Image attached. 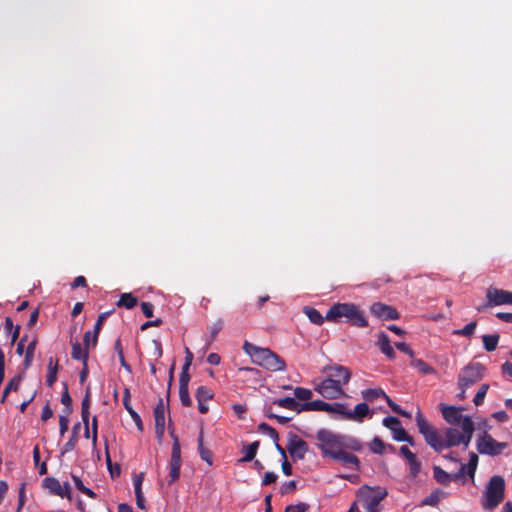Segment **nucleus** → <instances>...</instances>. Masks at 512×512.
Listing matches in <instances>:
<instances>
[{
    "label": "nucleus",
    "mask_w": 512,
    "mask_h": 512,
    "mask_svg": "<svg viewBox=\"0 0 512 512\" xmlns=\"http://www.w3.org/2000/svg\"><path fill=\"white\" fill-rule=\"evenodd\" d=\"M302 312L308 317V319L316 325H322L325 317L314 307L305 306L303 307Z\"/></svg>",
    "instance_id": "28"
},
{
    "label": "nucleus",
    "mask_w": 512,
    "mask_h": 512,
    "mask_svg": "<svg viewBox=\"0 0 512 512\" xmlns=\"http://www.w3.org/2000/svg\"><path fill=\"white\" fill-rule=\"evenodd\" d=\"M309 505L306 503H298L296 505H290L286 507V512H307Z\"/></svg>",
    "instance_id": "60"
},
{
    "label": "nucleus",
    "mask_w": 512,
    "mask_h": 512,
    "mask_svg": "<svg viewBox=\"0 0 512 512\" xmlns=\"http://www.w3.org/2000/svg\"><path fill=\"white\" fill-rule=\"evenodd\" d=\"M23 378H24V373L18 374L16 376H14L8 382V384L6 385V387L3 391L2 402L5 400V398L11 391H17L19 389L20 383L23 380Z\"/></svg>",
    "instance_id": "36"
},
{
    "label": "nucleus",
    "mask_w": 512,
    "mask_h": 512,
    "mask_svg": "<svg viewBox=\"0 0 512 512\" xmlns=\"http://www.w3.org/2000/svg\"><path fill=\"white\" fill-rule=\"evenodd\" d=\"M395 347L401 352L409 355L411 358L414 357V351L405 342H396Z\"/></svg>",
    "instance_id": "62"
},
{
    "label": "nucleus",
    "mask_w": 512,
    "mask_h": 512,
    "mask_svg": "<svg viewBox=\"0 0 512 512\" xmlns=\"http://www.w3.org/2000/svg\"><path fill=\"white\" fill-rule=\"evenodd\" d=\"M258 430L266 435H268L273 442H279V434L278 432L271 427L269 424L263 422L258 425Z\"/></svg>",
    "instance_id": "45"
},
{
    "label": "nucleus",
    "mask_w": 512,
    "mask_h": 512,
    "mask_svg": "<svg viewBox=\"0 0 512 512\" xmlns=\"http://www.w3.org/2000/svg\"><path fill=\"white\" fill-rule=\"evenodd\" d=\"M492 417H493L496 421H498V422H500V423H505V422H507V421L509 420V416H508V414L506 413V411H504V410H500V411L494 412V413L492 414Z\"/></svg>",
    "instance_id": "64"
},
{
    "label": "nucleus",
    "mask_w": 512,
    "mask_h": 512,
    "mask_svg": "<svg viewBox=\"0 0 512 512\" xmlns=\"http://www.w3.org/2000/svg\"><path fill=\"white\" fill-rule=\"evenodd\" d=\"M71 478H72V480L74 482L75 487L80 492H82L83 494H85L89 498H92V499H96L97 498V494L93 490H91L90 488L86 487L83 484V482H82V480H81V478L79 476L72 474Z\"/></svg>",
    "instance_id": "39"
},
{
    "label": "nucleus",
    "mask_w": 512,
    "mask_h": 512,
    "mask_svg": "<svg viewBox=\"0 0 512 512\" xmlns=\"http://www.w3.org/2000/svg\"><path fill=\"white\" fill-rule=\"evenodd\" d=\"M197 442H198V451H199V455H200L201 459L204 460L208 465H212L213 455L208 448L204 447L203 431L200 432Z\"/></svg>",
    "instance_id": "29"
},
{
    "label": "nucleus",
    "mask_w": 512,
    "mask_h": 512,
    "mask_svg": "<svg viewBox=\"0 0 512 512\" xmlns=\"http://www.w3.org/2000/svg\"><path fill=\"white\" fill-rule=\"evenodd\" d=\"M314 389L327 399H337L339 397L346 396L343 387L339 385V381H335L327 377L316 384Z\"/></svg>",
    "instance_id": "10"
},
{
    "label": "nucleus",
    "mask_w": 512,
    "mask_h": 512,
    "mask_svg": "<svg viewBox=\"0 0 512 512\" xmlns=\"http://www.w3.org/2000/svg\"><path fill=\"white\" fill-rule=\"evenodd\" d=\"M223 328V321L221 319H217L215 322H213L209 327L208 331L210 334V341H214L218 335V333Z\"/></svg>",
    "instance_id": "53"
},
{
    "label": "nucleus",
    "mask_w": 512,
    "mask_h": 512,
    "mask_svg": "<svg viewBox=\"0 0 512 512\" xmlns=\"http://www.w3.org/2000/svg\"><path fill=\"white\" fill-rule=\"evenodd\" d=\"M382 424L383 426H385L386 428L390 429L391 431H393V429H395L396 427H398L399 425H401V421L397 418V417H394V416H388V417H385L383 420H382Z\"/></svg>",
    "instance_id": "57"
},
{
    "label": "nucleus",
    "mask_w": 512,
    "mask_h": 512,
    "mask_svg": "<svg viewBox=\"0 0 512 512\" xmlns=\"http://www.w3.org/2000/svg\"><path fill=\"white\" fill-rule=\"evenodd\" d=\"M444 495L445 493L442 490L436 489L422 500L421 505L434 507L438 505V503L444 497Z\"/></svg>",
    "instance_id": "33"
},
{
    "label": "nucleus",
    "mask_w": 512,
    "mask_h": 512,
    "mask_svg": "<svg viewBox=\"0 0 512 512\" xmlns=\"http://www.w3.org/2000/svg\"><path fill=\"white\" fill-rule=\"evenodd\" d=\"M370 312L381 320H397L400 317L398 311L394 307L381 302L373 303L370 306Z\"/></svg>",
    "instance_id": "16"
},
{
    "label": "nucleus",
    "mask_w": 512,
    "mask_h": 512,
    "mask_svg": "<svg viewBox=\"0 0 512 512\" xmlns=\"http://www.w3.org/2000/svg\"><path fill=\"white\" fill-rule=\"evenodd\" d=\"M90 403L91 397H89V395H85L81 402V418L84 426H87V419H89L90 416Z\"/></svg>",
    "instance_id": "46"
},
{
    "label": "nucleus",
    "mask_w": 512,
    "mask_h": 512,
    "mask_svg": "<svg viewBox=\"0 0 512 512\" xmlns=\"http://www.w3.org/2000/svg\"><path fill=\"white\" fill-rule=\"evenodd\" d=\"M410 475L415 478L421 471V462L417 459L416 455L408 461Z\"/></svg>",
    "instance_id": "51"
},
{
    "label": "nucleus",
    "mask_w": 512,
    "mask_h": 512,
    "mask_svg": "<svg viewBox=\"0 0 512 512\" xmlns=\"http://www.w3.org/2000/svg\"><path fill=\"white\" fill-rule=\"evenodd\" d=\"M488 389H489V385H488V384H482V385L479 387V389H478V391H477V393H476V395H475V397H474V399H473V403H474L476 406H479V405H481V404L483 403L484 398H485V396H486V394H487Z\"/></svg>",
    "instance_id": "54"
},
{
    "label": "nucleus",
    "mask_w": 512,
    "mask_h": 512,
    "mask_svg": "<svg viewBox=\"0 0 512 512\" xmlns=\"http://www.w3.org/2000/svg\"><path fill=\"white\" fill-rule=\"evenodd\" d=\"M346 404L344 403H329V407L326 409L325 412L328 413H337L342 415L346 419Z\"/></svg>",
    "instance_id": "49"
},
{
    "label": "nucleus",
    "mask_w": 512,
    "mask_h": 512,
    "mask_svg": "<svg viewBox=\"0 0 512 512\" xmlns=\"http://www.w3.org/2000/svg\"><path fill=\"white\" fill-rule=\"evenodd\" d=\"M386 393L381 389H366L362 392V396L366 401H374L377 398H384Z\"/></svg>",
    "instance_id": "44"
},
{
    "label": "nucleus",
    "mask_w": 512,
    "mask_h": 512,
    "mask_svg": "<svg viewBox=\"0 0 512 512\" xmlns=\"http://www.w3.org/2000/svg\"><path fill=\"white\" fill-rule=\"evenodd\" d=\"M476 326V321H472L465 325L462 329L455 330L454 334L469 337L474 334Z\"/></svg>",
    "instance_id": "50"
},
{
    "label": "nucleus",
    "mask_w": 512,
    "mask_h": 512,
    "mask_svg": "<svg viewBox=\"0 0 512 512\" xmlns=\"http://www.w3.org/2000/svg\"><path fill=\"white\" fill-rule=\"evenodd\" d=\"M329 407V403L323 400H314L310 402L302 403L303 411H326Z\"/></svg>",
    "instance_id": "35"
},
{
    "label": "nucleus",
    "mask_w": 512,
    "mask_h": 512,
    "mask_svg": "<svg viewBox=\"0 0 512 512\" xmlns=\"http://www.w3.org/2000/svg\"><path fill=\"white\" fill-rule=\"evenodd\" d=\"M181 464V446L180 444L175 443V445H172L171 457L168 465L170 477V480L168 482L169 484H172L173 482L179 479Z\"/></svg>",
    "instance_id": "14"
},
{
    "label": "nucleus",
    "mask_w": 512,
    "mask_h": 512,
    "mask_svg": "<svg viewBox=\"0 0 512 512\" xmlns=\"http://www.w3.org/2000/svg\"><path fill=\"white\" fill-rule=\"evenodd\" d=\"M155 433L159 443L162 442L165 432V406L163 399L159 398L154 408Z\"/></svg>",
    "instance_id": "17"
},
{
    "label": "nucleus",
    "mask_w": 512,
    "mask_h": 512,
    "mask_svg": "<svg viewBox=\"0 0 512 512\" xmlns=\"http://www.w3.org/2000/svg\"><path fill=\"white\" fill-rule=\"evenodd\" d=\"M486 299L488 300V305H512V292L495 287H489L486 290Z\"/></svg>",
    "instance_id": "13"
},
{
    "label": "nucleus",
    "mask_w": 512,
    "mask_h": 512,
    "mask_svg": "<svg viewBox=\"0 0 512 512\" xmlns=\"http://www.w3.org/2000/svg\"><path fill=\"white\" fill-rule=\"evenodd\" d=\"M297 484L295 480H290L282 484L280 488V493L282 495L292 493L296 490Z\"/></svg>",
    "instance_id": "58"
},
{
    "label": "nucleus",
    "mask_w": 512,
    "mask_h": 512,
    "mask_svg": "<svg viewBox=\"0 0 512 512\" xmlns=\"http://www.w3.org/2000/svg\"><path fill=\"white\" fill-rule=\"evenodd\" d=\"M59 369L58 361L54 362L53 358L50 357L48 361V373L46 377V382L49 387L53 386L57 380V372Z\"/></svg>",
    "instance_id": "31"
},
{
    "label": "nucleus",
    "mask_w": 512,
    "mask_h": 512,
    "mask_svg": "<svg viewBox=\"0 0 512 512\" xmlns=\"http://www.w3.org/2000/svg\"><path fill=\"white\" fill-rule=\"evenodd\" d=\"M416 424L419 432L424 436L426 443L435 451L443 450V438L423 417L420 410L416 413Z\"/></svg>",
    "instance_id": "7"
},
{
    "label": "nucleus",
    "mask_w": 512,
    "mask_h": 512,
    "mask_svg": "<svg viewBox=\"0 0 512 512\" xmlns=\"http://www.w3.org/2000/svg\"><path fill=\"white\" fill-rule=\"evenodd\" d=\"M77 441L78 437L75 435V433H72L68 441L61 448L60 454L63 456L66 453L73 451L76 447Z\"/></svg>",
    "instance_id": "52"
},
{
    "label": "nucleus",
    "mask_w": 512,
    "mask_h": 512,
    "mask_svg": "<svg viewBox=\"0 0 512 512\" xmlns=\"http://www.w3.org/2000/svg\"><path fill=\"white\" fill-rule=\"evenodd\" d=\"M109 314H110V312H103V313L99 314V316L97 318V321H96V323L94 325V329H93V337H92V346L93 347H95L97 344L98 336L102 329V325H103L104 321L106 320V318L109 316Z\"/></svg>",
    "instance_id": "38"
},
{
    "label": "nucleus",
    "mask_w": 512,
    "mask_h": 512,
    "mask_svg": "<svg viewBox=\"0 0 512 512\" xmlns=\"http://www.w3.org/2000/svg\"><path fill=\"white\" fill-rule=\"evenodd\" d=\"M323 373L326 374L327 378L338 380L341 387L346 385L351 378L349 369L342 365H328L323 368Z\"/></svg>",
    "instance_id": "15"
},
{
    "label": "nucleus",
    "mask_w": 512,
    "mask_h": 512,
    "mask_svg": "<svg viewBox=\"0 0 512 512\" xmlns=\"http://www.w3.org/2000/svg\"><path fill=\"white\" fill-rule=\"evenodd\" d=\"M318 440L317 447L322 451L324 456L332 458L341 448L349 447L358 449L354 445L346 443V438L327 429H319L316 433Z\"/></svg>",
    "instance_id": "3"
},
{
    "label": "nucleus",
    "mask_w": 512,
    "mask_h": 512,
    "mask_svg": "<svg viewBox=\"0 0 512 512\" xmlns=\"http://www.w3.org/2000/svg\"><path fill=\"white\" fill-rule=\"evenodd\" d=\"M369 414V406L366 403H359L353 411H346V419L361 422Z\"/></svg>",
    "instance_id": "22"
},
{
    "label": "nucleus",
    "mask_w": 512,
    "mask_h": 512,
    "mask_svg": "<svg viewBox=\"0 0 512 512\" xmlns=\"http://www.w3.org/2000/svg\"><path fill=\"white\" fill-rule=\"evenodd\" d=\"M61 403L65 406V413L69 415L72 412V398L69 394L67 383H64V391L61 395Z\"/></svg>",
    "instance_id": "47"
},
{
    "label": "nucleus",
    "mask_w": 512,
    "mask_h": 512,
    "mask_svg": "<svg viewBox=\"0 0 512 512\" xmlns=\"http://www.w3.org/2000/svg\"><path fill=\"white\" fill-rule=\"evenodd\" d=\"M478 464V456L475 453L470 454L469 462L465 465V469L467 468V473L470 477H474V474L477 469Z\"/></svg>",
    "instance_id": "55"
},
{
    "label": "nucleus",
    "mask_w": 512,
    "mask_h": 512,
    "mask_svg": "<svg viewBox=\"0 0 512 512\" xmlns=\"http://www.w3.org/2000/svg\"><path fill=\"white\" fill-rule=\"evenodd\" d=\"M332 459L340 461L344 465L353 466L357 470L359 468L360 461H359L358 457L352 453L344 451L343 448H341L339 451H337V453L334 454Z\"/></svg>",
    "instance_id": "21"
},
{
    "label": "nucleus",
    "mask_w": 512,
    "mask_h": 512,
    "mask_svg": "<svg viewBox=\"0 0 512 512\" xmlns=\"http://www.w3.org/2000/svg\"><path fill=\"white\" fill-rule=\"evenodd\" d=\"M274 405H277L279 407L289 409L292 411H296L298 413L302 412V403H299L296 401L293 397H284V398H278L273 401Z\"/></svg>",
    "instance_id": "24"
},
{
    "label": "nucleus",
    "mask_w": 512,
    "mask_h": 512,
    "mask_svg": "<svg viewBox=\"0 0 512 512\" xmlns=\"http://www.w3.org/2000/svg\"><path fill=\"white\" fill-rule=\"evenodd\" d=\"M43 486L53 495L67 498L69 501L72 500L71 487L68 482L61 484L59 480L54 477H46L43 480Z\"/></svg>",
    "instance_id": "12"
},
{
    "label": "nucleus",
    "mask_w": 512,
    "mask_h": 512,
    "mask_svg": "<svg viewBox=\"0 0 512 512\" xmlns=\"http://www.w3.org/2000/svg\"><path fill=\"white\" fill-rule=\"evenodd\" d=\"M377 345L380 351L389 359L392 360L395 358L396 354L393 347L391 346V342L387 334H385L384 332H381L379 334Z\"/></svg>",
    "instance_id": "23"
},
{
    "label": "nucleus",
    "mask_w": 512,
    "mask_h": 512,
    "mask_svg": "<svg viewBox=\"0 0 512 512\" xmlns=\"http://www.w3.org/2000/svg\"><path fill=\"white\" fill-rule=\"evenodd\" d=\"M36 346H37V338L34 337L28 343V345L26 346V349H25V356H24V361H23V365H24L25 369H28L32 365Z\"/></svg>",
    "instance_id": "30"
},
{
    "label": "nucleus",
    "mask_w": 512,
    "mask_h": 512,
    "mask_svg": "<svg viewBox=\"0 0 512 512\" xmlns=\"http://www.w3.org/2000/svg\"><path fill=\"white\" fill-rule=\"evenodd\" d=\"M309 450L308 444L297 434H288L287 451L293 461L303 460Z\"/></svg>",
    "instance_id": "11"
},
{
    "label": "nucleus",
    "mask_w": 512,
    "mask_h": 512,
    "mask_svg": "<svg viewBox=\"0 0 512 512\" xmlns=\"http://www.w3.org/2000/svg\"><path fill=\"white\" fill-rule=\"evenodd\" d=\"M190 379H180L179 378V398L181 404L185 407H189L192 404L190 395H189V384Z\"/></svg>",
    "instance_id": "26"
},
{
    "label": "nucleus",
    "mask_w": 512,
    "mask_h": 512,
    "mask_svg": "<svg viewBox=\"0 0 512 512\" xmlns=\"http://www.w3.org/2000/svg\"><path fill=\"white\" fill-rule=\"evenodd\" d=\"M138 303V298L133 296L131 293H122L117 302L118 307H124L126 309L134 308Z\"/></svg>",
    "instance_id": "32"
},
{
    "label": "nucleus",
    "mask_w": 512,
    "mask_h": 512,
    "mask_svg": "<svg viewBox=\"0 0 512 512\" xmlns=\"http://www.w3.org/2000/svg\"><path fill=\"white\" fill-rule=\"evenodd\" d=\"M327 321L338 322L345 318V321L351 326L364 328L368 326V321L364 312L354 303H336L332 305L325 316Z\"/></svg>",
    "instance_id": "1"
},
{
    "label": "nucleus",
    "mask_w": 512,
    "mask_h": 512,
    "mask_svg": "<svg viewBox=\"0 0 512 512\" xmlns=\"http://www.w3.org/2000/svg\"><path fill=\"white\" fill-rule=\"evenodd\" d=\"M387 495V489L381 486L363 485L357 491V497L367 512H381V502Z\"/></svg>",
    "instance_id": "5"
},
{
    "label": "nucleus",
    "mask_w": 512,
    "mask_h": 512,
    "mask_svg": "<svg viewBox=\"0 0 512 512\" xmlns=\"http://www.w3.org/2000/svg\"><path fill=\"white\" fill-rule=\"evenodd\" d=\"M294 395L297 399L310 402L309 400L312 398L313 393L310 389L303 388V387H296L294 389Z\"/></svg>",
    "instance_id": "48"
},
{
    "label": "nucleus",
    "mask_w": 512,
    "mask_h": 512,
    "mask_svg": "<svg viewBox=\"0 0 512 512\" xmlns=\"http://www.w3.org/2000/svg\"><path fill=\"white\" fill-rule=\"evenodd\" d=\"M392 433L394 440L408 442L411 445L414 444L413 438L406 432V430L401 425L393 429Z\"/></svg>",
    "instance_id": "41"
},
{
    "label": "nucleus",
    "mask_w": 512,
    "mask_h": 512,
    "mask_svg": "<svg viewBox=\"0 0 512 512\" xmlns=\"http://www.w3.org/2000/svg\"><path fill=\"white\" fill-rule=\"evenodd\" d=\"M114 350L117 353V356H118V359H119V362H120L121 366L128 373H131L132 372V368H131L130 364H128L127 361L125 360L124 352H123V347H122V342H121L120 338H117L115 340V342H114Z\"/></svg>",
    "instance_id": "37"
},
{
    "label": "nucleus",
    "mask_w": 512,
    "mask_h": 512,
    "mask_svg": "<svg viewBox=\"0 0 512 512\" xmlns=\"http://www.w3.org/2000/svg\"><path fill=\"white\" fill-rule=\"evenodd\" d=\"M464 471L465 464H462L459 472L454 475L447 473L440 466H434L433 477L439 484L447 486L450 484L452 480H457L458 478H460L464 474Z\"/></svg>",
    "instance_id": "19"
},
{
    "label": "nucleus",
    "mask_w": 512,
    "mask_h": 512,
    "mask_svg": "<svg viewBox=\"0 0 512 512\" xmlns=\"http://www.w3.org/2000/svg\"><path fill=\"white\" fill-rule=\"evenodd\" d=\"M260 442L254 441L250 443L249 445H244L242 448V452L244 453L243 457L238 460V462L245 463L252 461L259 449Z\"/></svg>",
    "instance_id": "25"
},
{
    "label": "nucleus",
    "mask_w": 512,
    "mask_h": 512,
    "mask_svg": "<svg viewBox=\"0 0 512 512\" xmlns=\"http://www.w3.org/2000/svg\"><path fill=\"white\" fill-rule=\"evenodd\" d=\"M505 481L501 476H492L486 486L482 508L487 511L494 510L504 499Z\"/></svg>",
    "instance_id": "6"
},
{
    "label": "nucleus",
    "mask_w": 512,
    "mask_h": 512,
    "mask_svg": "<svg viewBox=\"0 0 512 512\" xmlns=\"http://www.w3.org/2000/svg\"><path fill=\"white\" fill-rule=\"evenodd\" d=\"M130 390L129 388H125L124 389V392H123V405L125 407V409L127 410V412L129 413V415L131 416L132 420L134 421L137 429L142 432L143 431V422H142V419L140 417V415L132 408L131 404H130Z\"/></svg>",
    "instance_id": "20"
},
{
    "label": "nucleus",
    "mask_w": 512,
    "mask_h": 512,
    "mask_svg": "<svg viewBox=\"0 0 512 512\" xmlns=\"http://www.w3.org/2000/svg\"><path fill=\"white\" fill-rule=\"evenodd\" d=\"M71 357L74 360H81L82 362H88V357H89L88 349L85 346L82 348L81 344L76 341L72 344Z\"/></svg>",
    "instance_id": "27"
},
{
    "label": "nucleus",
    "mask_w": 512,
    "mask_h": 512,
    "mask_svg": "<svg viewBox=\"0 0 512 512\" xmlns=\"http://www.w3.org/2000/svg\"><path fill=\"white\" fill-rule=\"evenodd\" d=\"M462 432L456 428H447L443 439V449L463 444L465 447L471 442L475 427L469 416H465L461 423Z\"/></svg>",
    "instance_id": "4"
},
{
    "label": "nucleus",
    "mask_w": 512,
    "mask_h": 512,
    "mask_svg": "<svg viewBox=\"0 0 512 512\" xmlns=\"http://www.w3.org/2000/svg\"><path fill=\"white\" fill-rule=\"evenodd\" d=\"M243 350L252 358L255 364L269 371L276 372L286 369L284 359L269 348H262L245 341Z\"/></svg>",
    "instance_id": "2"
},
{
    "label": "nucleus",
    "mask_w": 512,
    "mask_h": 512,
    "mask_svg": "<svg viewBox=\"0 0 512 512\" xmlns=\"http://www.w3.org/2000/svg\"><path fill=\"white\" fill-rule=\"evenodd\" d=\"M370 449L373 453L381 455L384 453L385 443L379 437H374Z\"/></svg>",
    "instance_id": "56"
},
{
    "label": "nucleus",
    "mask_w": 512,
    "mask_h": 512,
    "mask_svg": "<svg viewBox=\"0 0 512 512\" xmlns=\"http://www.w3.org/2000/svg\"><path fill=\"white\" fill-rule=\"evenodd\" d=\"M500 336L499 334H487L482 336L484 349L487 352H492L497 348Z\"/></svg>",
    "instance_id": "34"
},
{
    "label": "nucleus",
    "mask_w": 512,
    "mask_h": 512,
    "mask_svg": "<svg viewBox=\"0 0 512 512\" xmlns=\"http://www.w3.org/2000/svg\"><path fill=\"white\" fill-rule=\"evenodd\" d=\"M193 361V353L189 350V348H186L185 350V361L182 366L180 379H190L189 375V368Z\"/></svg>",
    "instance_id": "42"
},
{
    "label": "nucleus",
    "mask_w": 512,
    "mask_h": 512,
    "mask_svg": "<svg viewBox=\"0 0 512 512\" xmlns=\"http://www.w3.org/2000/svg\"><path fill=\"white\" fill-rule=\"evenodd\" d=\"M410 365L424 375L432 374L435 372V369L422 359H413Z\"/></svg>",
    "instance_id": "40"
},
{
    "label": "nucleus",
    "mask_w": 512,
    "mask_h": 512,
    "mask_svg": "<svg viewBox=\"0 0 512 512\" xmlns=\"http://www.w3.org/2000/svg\"><path fill=\"white\" fill-rule=\"evenodd\" d=\"M195 397L197 402H207L213 398V392L206 386H199L196 390Z\"/></svg>",
    "instance_id": "43"
},
{
    "label": "nucleus",
    "mask_w": 512,
    "mask_h": 512,
    "mask_svg": "<svg viewBox=\"0 0 512 512\" xmlns=\"http://www.w3.org/2000/svg\"><path fill=\"white\" fill-rule=\"evenodd\" d=\"M278 476L274 472H266L262 480V485L267 486L276 482Z\"/></svg>",
    "instance_id": "63"
},
{
    "label": "nucleus",
    "mask_w": 512,
    "mask_h": 512,
    "mask_svg": "<svg viewBox=\"0 0 512 512\" xmlns=\"http://www.w3.org/2000/svg\"><path fill=\"white\" fill-rule=\"evenodd\" d=\"M69 419L68 415H60L59 416V432L60 435L63 436L68 431Z\"/></svg>",
    "instance_id": "59"
},
{
    "label": "nucleus",
    "mask_w": 512,
    "mask_h": 512,
    "mask_svg": "<svg viewBox=\"0 0 512 512\" xmlns=\"http://www.w3.org/2000/svg\"><path fill=\"white\" fill-rule=\"evenodd\" d=\"M140 306H141V310H142L143 314L145 315V317H147V318L153 317L154 306L152 303L142 302Z\"/></svg>",
    "instance_id": "61"
},
{
    "label": "nucleus",
    "mask_w": 512,
    "mask_h": 512,
    "mask_svg": "<svg viewBox=\"0 0 512 512\" xmlns=\"http://www.w3.org/2000/svg\"><path fill=\"white\" fill-rule=\"evenodd\" d=\"M440 410L443 418L446 422L451 425H460L465 416H462L461 412L463 408L440 404Z\"/></svg>",
    "instance_id": "18"
},
{
    "label": "nucleus",
    "mask_w": 512,
    "mask_h": 512,
    "mask_svg": "<svg viewBox=\"0 0 512 512\" xmlns=\"http://www.w3.org/2000/svg\"><path fill=\"white\" fill-rule=\"evenodd\" d=\"M483 366L480 363H474L466 366L458 378L459 388L467 389L483 378Z\"/></svg>",
    "instance_id": "9"
},
{
    "label": "nucleus",
    "mask_w": 512,
    "mask_h": 512,
    "mask_svg": "<svg viewBox=\"0 0 512 512\" xmlns=\"http://www.w3.org/2000/svg\"><path fill=\"white\" fill-rule=\"evenodd\" d=\"M507 447V443L496 441L490 434L484 432L477 439V450L480 454L497 456Z\"/></svg>",
    "instance_id": "8"
}]
</instances>
